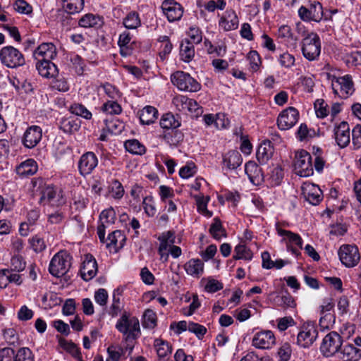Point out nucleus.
Listing matches in <instances>:
<instances>
[{"label":"nucleus","mask_w":361,"mask_h":361,"mask_svg":"<svg viewBox=\"0 0 361 361\" xmlns=\"http://www.w3.org/2000/svg\"><path fill=\"white\" fill-rule=\"evenodd\" d=\"M116 328L123 335L126 342L136 339L140 333L139 320L135 317H130L127 312H124L117 321Z\"/></svg>","instance_id":"1"},{"label":"nucleus","mask_w":361,"mask_h":361,"mask_svg":"<svg viewBox=\"0 0 361 361\" xmlns=\"http://www.w3.org/2000/svg\"><path fill=\"white\" fill-rule=\"evenodd\" d=\"M72 257L67 251H60L51 259L49 271L54 276L60 277L64 275L71 267Z\"/></svg>","instance_id":"2"},{"label":"nucleus","mask_w":361,"mask_h":361,"mask_svg":"<svg viewBox=\"0 0 361 361\" xmlns=\"http://www.w3.org/2000/svg\"><path fill=\"white\" fill-rule=\"evenodd\" d=\"M302 52L304 57L309 61H314L319 57L321 52V41L317 33H307L302 41Z\"/></svg>","instance_id":"3"},{"label":"nucleus","mask_w":361,"mask_h":361,"mask_svg":"<svg viewBox=\"0 0 361 361\" xmlns=\"http://www.w3.org/2000/svg\"><path fill=\"white\" fill-rule=\"evenodd\" d=\"M171 82L180 90L188 92H197L201 88V85L189 73L183 71H176L171 75Z\"/></svg>","instance_id":"4"},{"label":"nucleus","mask_w":361,"mask_h":361,"mask_svg":"<svg viewBox=\"0 0 361 361\" xmlns=\"http://www.w3.org/2000/svg\"><path fill=\"white\" fill-rule=\"evenodd\" d=\"M1 62L8 68H16L25 64V59L21 52L12 46L3 47L0 51Z\"/></svg>","instance_id":"5"},{"label":"nucleus","mask_w":361,"mask_h":361,"mask_svg":"<svg viewBox=\"0 0 361 361\" xmlns=\"http://www.w3.org/2000/svg\"><path fill=\"white\" fill-rule=\"evenodd\" d=\"M343 345L342 337L336 331H331L323 338L320 350L325 357H331L339 352Z\"/></svg>","instance_id":"6"},{"label":"nucleus","mask_w":361,"mask_h":361,"mask_svg":"<svg viewBox=\"0 0 361 361\" xmlns=\"http://www.w3.org/2000/svg\"><path fill=\"white\" fill-rule=\"evenodd\" d=\"M277 233L280 236H283L281 242L286 244L288 250H290L295 256L300 255L301 253L300 250L302 248V240L301 237L290 231L282 229L279 224L276 225Z\"/></svg>","instance_id":"7"},{"label":"nucleus","mask_w":361,"mask_h":361,"mask_svg":"<svg viewBox=\"0 0 361 361\" xmlns=\"http://www.w3.org/2000/svg\"><path fill=\"white\" fill-rule=\"evenodd\" d=\"M294 167L296 173L300 176L307 177L313 174L312 157L305 150L297 152L295 155Z\"/></svg>","instance_id":"8"},{"label":"nucleus","mask_w":361,"mask_h":361,"mask_svg":"<svg viewBox=\"0 0 361 361\" xmlns=\"http://www.w3.org/2000/svg\"><path fill=\"white\" fill-rule=\"evenodd\" d=\"M332 89L335 94L341 98H348L355 91L352 76L345 75L332 80Z\"/></svg>","instance_id":"9"},{"label":"nucleus","mask_w":361,"mask_h":361,"mask_svg":"<svg viewBox=\"0 0 361 361\" xmlns=\"http://www.w3.org/2000/svg\"><path fill=\"white\" fill-rule=\"evenodd\" d=\"M318 331L312 322L305 324L297 336V343L302 348H309L315 341Z\"/></svg>","instance_id":"10"},{"label":"nucleus","mask_w":361,"mask_h":361,"mask_svg":"<svg viewBox=\"0 0 361 361\" xmlns=\"http://www.w3.org/2000/svg\"><path fill=\"white\" fill-rule=\"evenodd\" d=\"M338 256L341 263L346 267L356 266L360 259L357 247L350 245H342L338 250Z\"/></svg>","instance_id":"11"},{"label":"nucleus","mask_w":361,"mask_h":361,"mask_svg":"<svg viewBox=\"0 0 361 361\" xmlns=\"http://www.w3.org/2000/svg\"><path fill=\"white\" fill-rule=\"evenodd\" d=\"M298 15L303 21L319 22L323 17V7L319 1H314L309 8L302 6L298 10Z\"/></svg>","instance_id":"12"},{"label":"nucleus","mask_w":361,"mask_h":361,"mask_svg":"<svg viewBox=\"0 0 361 361\" xmlns=\"http://www.w3.org/2000/svg\"><path fill=\"white\" fill-rule=\"evenodd\" d=\"M39 203L49 204L51 206H59L63 203L62 195L60 191L51 185H46L40 192Z\"/></svg>","instance_id":"13"},{"label":"nucleus","mask_w":361,"mask_h":361,"mask_svg":"<svg viewBox=\"0 0 361 361\" xmlns=\"http://www.w3.org/2000/svg\"><path fill=\"white\" fill-rule=\"evenodd\" d=\"M298 118V111L294 107H288L279 114L277 125L282 130H288L297 123Z\"/></svg>","instance_id":"14"},{"label":"nucleus","mask_w":361,"mask_h":361,"mask_svg":"<svg viewBox=\"0 0 361 361\" xmlns=\"http://www.w3.org/2000/svg\"><path fill=\"white\" fill-rule=\"evenodd\" d=\"M161 8L169 22L180 20L183 13V6L173 0L164 1Z\"/></svg>","instance_id":"15"},{"label":"nucleus","mask_w":361,"mask_h":361,"mask_svg":"<svg viewBox=\"0 0 361 361\" xmlns=\"http://www.w3.org/2000/svg\"><path fill=\"white\" fill-rule=\"evenodd\" d=\"M302 195L312 205H318L323 199L322 191L314 183H306L302 186Z\"/></svg>","instance_id":"16"},{"label":"nucleus","mask_w":361,"mask_h":361,"mask_svg":"<svg viewBox=\"0 0 361 361\" xmlns=\"http://www.w3.org/2000/svg\"><path fill=\"white\" fill-rule=\"evenodd\" d=\"M276 343L274 333L270 330L257 332L252 338V345L257 348L268 349Z\"/></svg>","instance_id":"17"},{"label":"nucleus","mask_w":361,"mask_h":361,"mask_svg":"<svg viewBox=\"0 0 361 361\" xmlns=\"http://www.w3.org/2000/svg\"><path fill=\"white\" fill-rule=\"evenodd\" d=\"M42 137V128L37 126H32L27 128L22 138L23 145L27 148L35 147Z\"/></svg>","instance_id":"18"},{"label":"nucleus","mask_w":361,"mask_h":361,"mask_svg":"<svg viewBox=\"0 0 361 361\" xmlns=\"http://www.w3.org/2000/svg\"><path fill=\"white\" fill-rule=\"evenodd\" d=\"M334 137L341 148L345 147L350 141V127L347 122L342 121L334 127Z\"/></svg>","instance_id":"19"},{"label":"nucleus","mask_w":361,"mask_h":361,"mask_svg":"<svg viewBox=\"0 0 361 361\" xmlns=\"http://www.w3.org/2000/svg\"><path fill=\"white\" fill-rule=\"evenodd\" d=\"M56 56V49L52 43H42L34 51L33 56L37 61H51Z\"/></svg>","instance_id":"20"},{"label":"nucleus","mask_w":361,"mask_h":361,"mask_svg":"<svg viewBox=\"0 0 361 361\" xmlns=\"http://www.w3.org/2000/svg\"><path fill=\"white\" fill-rule=\"evenodd\" d=\"M125 241L126 237L123 232L120 230H116L108 235L106 240V247L110 250H113L114 252H117L123 247Z\"/></svg>","instance_id":"21"},{"label":"nucleus","mask_w":361,"mask_h":361,"mask_svg":"<svg viewBox=\"0 0 361 361\" xmlns=\"http://www.w3.org/2000/svg\"><path fill=\"white\" fill-rule=\"evenodd\" d=\"M238 23V18L235 11L227 10L221 16L219 25L225 31H230L237 29Z\"/></svg>","instance_id":"22"},{"label":"nucleus","mask_w":361,"mask_h":361,"mask_svg":"<svg viewBox=\"0 0 361 361\" xmlns=\"http://www.w3.org/2000/svg\"><path fill=\"white\" fill-rule=\"evenodd\" d=\"M340 358L343 361H358L361 358V350L353 344H345L340 350Z\"/></svg>","instance_id":"23"},{"label":"nucleus","mask_w":361,"mask_h":361,"mask_svg":"<svg viewBox=\"0 0 361 361\" xmlns=\"http://www.w3.org/2000/svg\"><path fill=\"white\" fill-rule=\"evenodd\" d=\"M36 68L39 75L47 78H54L58 73L56 66L51 61H37Z\"/></svg>","instance_id":"24"},{"label":"nucleus","mask_w":361,"mask_h":361,"mask_svg":"<svg viewBox=\"0 0 361 361\" xmlns=\"http://www.w3.org/2000/svg\"><path fill=\"white\" fill-rule=\"evenodd\" d=\"M274 147L270 141L260 144L257 150V159L261 164H266L273 156Z\"/></svg>","instance_id":"25"},{"label":"nucleus","mask_w":361,"mask_h":361,"mask_svg":"<svg viewBox=\"0 0 361 361\" xmlns=\"http://www.w3.org/2000/svg\"><path fill=\"white\" fill-rule=\"evenodd\" d=\"M242 161V157L236 150H231L228 152L223 157L224 166L229 170L237 169L240 166Z\"/></svg>","instance_id":"26"},{"label":"nucleus","mask_w":361,"mask_h":361,"mask_svg":"<svg viewBox=\"0 0 361 361\" xmlns=\"http://www.w3.org/2000/svg\"><path fill=\"white\" fill-rule=\"evenodd\" d=\"M245 171L253 184L258 185L262 180L261 169L255 161H250L247 162L245 166Z\"/></svg>","instance_id":"27"},{"label":"nucleus","mask_w":361,"mask_h":361,"mask_svg":"<svg viewBox=\"0 0 361 361\" xmlns=\"http://www.w3.org/2000/svg\"><path fill=\"white\" fill-rule=\"evenodd\" d=\"M37 171V164L34 159H29L16 168V173L20 176H29Z\"/></svg>","instance_id":"28"},{"label":"nucleus","mask_w":361,"mask_h":361,"mask_svg":"<svg viewBox=\"0 0 361 361\" xmlns=\"http://www.w3.org/2000/svg\"><path fill=\"white\" fill-rule=\"evenodd\" d=\"M123 293L122 288H117L114 290L113 293L112 304L109 310V314L112 317H116L118 315L122 310V305L121 298Z\"/></svg>","instance_id":"29"},{"label":"nucleus","mask_w":361,"mask_h":361,"mask_svg":"<svg viewBox=\"0 0 361 361\" xmlns=\"http://www.w3.org/2000/svg\"><path fill=\"white\" fill-rule=\"evenodd\" d=\"M158 117V111L152 106L144 107L140 112V120L142 124L149 125L154 123Z\"/></svg>","instance_id":"30"},{"label":"nucleus","mask_w":361,"mask_h":361,"mask_svg":"<svg viewBox=\"0 0 361 361\" xmlns=\"http://www.w3.org/2000/svg\"><path fill=\"white\" fill-rule=\"evenodd\" d=\"M188 274L199 278L204 271V263L199 259H192L185 264Z\"/></svg>","instance_id":"31"},{"label":"nucleus","mask_w":361,"mask_h":361,"mask_svg":"<svg viewBox=\"0 0 361 361\" xmlns=\"http://www.w3.org/2000/svg\"><path fill=\"white\" fill-rule=\"evenodd\" d=\"M180 55L185 62H190L195 56V48L188 39L182 41L180 47Z\"/></svg>","instance_id":"32"},{"label":"nucleus","mask_w":361,"mask_h":361,"mask_svg":"<svg viewBox=\"0 0 361 361\" xmlns=\"http://www.w3.org/2000/svg\"><path fill=\"white\" fill-rule=\"evenodd\" d=\"M59 343L64 350L71 354L77 360L84 361L78 348L74 343L63 338L59 339Z\"/></svg>","instance_id":"33"},{"label":"nucleus","mask_w":361,"mask_h":361,"mask_svg":"<svg viewBox=\"0 0 361 361\" xmlns=\"http://www.w3.org/2000/svg\"><path fill=\"white\" fill-rule=\"evenodd\" d=\"M163 137L171 146H178L183 140L184 135L180 130L176 128L165 132Z\"/></svg>","instance_id":"34"},{"label":"nucleus","mask_w":361,"mask_h":361,"mask_svg":"<svg viewBox=\"0 0 361 361\" xmlns=\"http://www.w3.org/2000/svg\"><path fill=\"white\" fill-rule=\"evenodd\" d=\"M160 126L162 128L171 130L178 128L180 126V122L176 118L173 114L168 113L162 116L160 120Z\"/></svg>","instance_id":"35"},{"label":"nucleus","mask_w":361,"mask_h":361,"mask_svg":"<svg viewBox=\"0 0 361 361\" xmlns=\"http://www.w3.org/2000/svg\"><path fill=\"white\" fill-rule=\"evenodd\" d=\"M158 240L160 242L158 251L169 250L175 243L174 233L170 231L164 232L159 236Z\"/></svg>","instance_id":"36"},{"label":"nucleus","mask_w":361,"mask_h":361,"mask_svg":"<svg viewBox=\"0 0 361 361\" xmlns=\"http://www.w3.org/2000/svg\"><path fill=\"white\" fill-rule=\"evenodd\" d=\"M154 346L159 359L166 357L172 352V346L168 342L161 339H156Z\"/></svg>","instance_id":"37"},{"label":"nucleus","mask_w":361,"mask_h":361,"mask_svg":"<svg viewBox=\"0 0 361 361\" xmlns=\"http://www.w3.org/2000/svg\"><path fill=\"white\" fill-rule=\"evenodd\" d=\"M209 232L217 240H221L222 237H226V231L223 228L220 219L217 217L214 219Z\"/></svg>","instance_id":"38"},{"label":"nucleus","mask_w":361,"mask_h":361,"mask_svg":"<svg viewBox=\"0 0 361 361\" xmlns=\"http://www.w3.org/2000/svg\"><path fill=\"white\" fill-rule=\"evenodd\" d=\"M126 149L131 154L142 155L145 153V147L137 140H126L124 143Z\"/></svg>","instance_id":"39"},{"label":"nucleus","mask_w":361,"mask_h":361,"mask_svg":"<svg viewBox=\"0 0 361 361\" xmlns=\"http://www.w3.org/2000/svg\"><path fill=\"white\" fill-rule=\"evenodd\" d=\"M79 123L73 118H64L60 121L59 128L66 133H73L79 128Z\"/></svg>","instance_id":"40"},{"label":"nucleus","mask_w":361,"mask_h":361,"mask_svg":"<svg viewBox=\"0 0 361 361\" xmlns=\"http://www.w3.org/2000/svg\"><path fill=\"white\" fill-rule=\"evenodd\" d=\"M284 176L283 170L281 166L276 165L270 171L269 180L272 186L281 184Z\"/></svg>","instance_id":"41"},{"label":"nucleus","mask_w":361,"mask_h":361,"mask_svg":"<svg viewBox=\"0 0 361 361\" xmlns=\"http://www.w3.org/2000/svg\"><path fill=\"white\" fill-rule=\"evenodd\" d=\"M233 259L251 260L252 252L245 245L239 244L234 249Z\"/></svg>","instance_id":"42"},{"label":"nucleus","mask_w":361,"mask_h":361,"mask_svg":"<svg viewBox=\"0 0 361 361\" xmlns=\"http://www.w3.org/2000/svg\"><path fill=\"white\" fill-rule=\"evenodd\" d=\"M63 8L70 14L80 12L83 8L84 0H63Z\"/></svg>","instance_id":"43"},{"label":"nucleus","mask_w":361,"mask_h":361,"mask_svg":"<svg viewBox=\"0 0 361 361\" xmlns=\"http://www.w3.org/2000/svg\"><path fill=\"white\" fill-rule=\"evenodd\" d=\"M71 63V68L74 70L75 73L78 75L83 74L86 65L83 59L78 55H71L70 58Z\"/></svg>","instance_id":"44"},{"label":"nucleus","mask_w":361,"mask_h":361,"mask_svg":"<svg viewBox=\"0 0 361 361\" xmlns=\"http://www.w3.org/2000/svg\"><path fill=\"white\" fill-rule=\"evenodd\" d=\"M90 152L85 153L81 157L78 162V169L80 173L86 177L89 174H90V164L89 161V156Z\"/></svg>","instance_id":"45"},{"label":"nucleus","mask_w":361,"mask_h":361,"mask_svg":"<svg viewBox=\"0 0 361 361\" xmlns=\"http://www.w3.org/2000/svg\"><path fill=\"white\" fill-rule=\"evenodd\" d=\"M157 325V316L152 310L145 311L142 319V326L144 328L153 329Z\"/></svg>","instance_id":"46"},{"label":"nucleus","mask_w":361,"mask_h":361,"mask_svg":"<svg viewBox=\"0 0 361 361\" xmlns=\"http://www.w3.org/2000/svg\"><path fill=\"white\" fill-rule=\"evenodd\" d=\"M123 25L128 29H135L140 25L139 16L135 12H131L123 19Z\"/></svg>","instance_id":"47"},{"label":"nucleus","mask_w":361,"mask_h":361,"mask_svg":"<svg viewBox=\"0 0 361 361\" xmlns=\"http://www.w3.org/2000/svg\"><path fill=\"white\" fill-rule=\"evenodd\" d=\"M195 198L196 200L198 212L207 216H212V213L207 209V203L209 200V197L207 196L204 197L203 196L196 195Z\"/></svg>","instance_id":"48"},{"label":"nucleus","mask_w":361,"mask_h":361,"mask_svg":"<svg viewBox=\"0 0 361 361\" xmlns=\"http://www.w3.org/2000/svg\"><path fill=\"white\" fill-rule=\"evenodd\" d=\"M16 361H35V357L30 348L22 347L16 353Z\"/></svg>","instance_id":"49"},{"label":"nucleus","mask_w":361,"mask_h":361,"mask_svg":"<svg viewBox=\"0 0 361 361\" xmlns=\"http://www.w3.org/2000/svg\"><path fill=\"white\" fill-rule=\"evenodd\" d=\"M189 98L184 95H177L173 97L172 100L173 104L176 106V109L179 111L187 113L188 104Z\"/></svg>","instance_id":"50"},{"label":"nucleus","mask_w":361,"mask_h":361,"mask_svg":"<svg viewBox=\"0 0 361 361\" xmlns=\"http://www.w3.org/2000/svg\"><path fill=\"white\" fill-rule=\"evenodd\" d=\"M26 264L20 255H14L11 259L10 270L14 272H20L25 268Z\"/></svg>","instance_id":"51"},{"label":"nucleus","mask_w":361,"mask_h":361,"mask_svg":"<svg viewBox=\"0 0 361 361\" xmlns=\"http://www.w3.org/2000/svg\"><path fill=\"white\" fill-rule=\"evenodd\" d=\"M277 302L279 305L283 308H293L296 305L294 298L288 292H286V294L278 297Z\"/></svg>","instance_id":"52"},{"label":"nucleus","mask_w":361,"mask_h":361,"mask_svg":"<svg viewBox=\"0 0 361 361\" xmlns=\"http://www.w3.org/2000/svg\"><path fill=\"white\" fill-rule=\"evenodd\" d=\"M142 204L145 212L147 216H154L156 214L157 209L152 196L149 195L145 197L143 200Z\"/></svg>","instance_id":"53"},{"label":"nucleus","mask_w":361,"mask_h":361,"mask_svg":"<svg viewBox=\"0 0 361 361\" xmlns=\"http://www.w3.org/2000/svg\"><path fill=\"white\" fill-rule=\"evenodd\" d=\"M319 326L323 330L330 329L335 322V316L331 313L321 314Z\"/></svg>","instance_id":"54"},{"label":"nucleus","mask_w":361,"mask_h":361,"mask_svg":"<svg viewBox=\"0 0 361 361\" xmlns=\"http://www.w3.org/2000/svg\"><path fill=\"white\" fill-rule=\"evenodd\" d=\"M110 192L112 197L114 199H121L124 195L123 187L118 180H114L112 181Z\"/></svg>","instance_id":"55"},{"label":"nucleus","mask_w":361,"mask_h":361,"mask_svg":"<svg viewBox=\"0 0 361 361\" xmlns=\"http://www.w3.org/2000/svg\"><path fill=\"white\" fill-rule=\"evenodd\" d=\"M292 353L291 346L288 343H284L279 348L278 355L279 361H288Z\"/></svg>","instance_id":"56"},{"label":"nucleus","mask_w":361,"mask_h":361,"mask_svg":"<svg viewBox=\"0 0 361 361\" xmlns=\"http://www.w3.org/2000/svg\"><path fill=\"white\" fill-rule=\"evenodd\" d=\"M188 331L195 334L199 339H202L207 333L205 326L192 322L188 323Z\"/></svg>","instance_id":"57"},{"label":"nucleus","mask_w":361,"mask_h":361,"mask_svg":"<svg viewBox=\"0 0 361 361\" xmlns=\"http://www.w3.org/2000/svg\"><path fill=\"white\" fill-rule=\"evenodd\" d=\"M90 262V259H88V255H86L85 259L82 263L79 271L80 277L85 281L90 280V267H89Z\"/></svg>","instance_id":"58"},{"label":"nucleus","mask_w":361,"mask_h":361,"mask_svg":"<svg viewBox=\"0 0 361 361\" xmlns=\"http://www.w3.org/2000/svg\"><path fill=\"white\" fill-rule=\"evenodd\" d=\"M327 104L324 99H317L314 102V109L317 116L319 118H324L327 116Z\"/></svg>","instance_id":"59"},{"label":"nucleus","mask_w":361,"mask_h":361,"mask_svg":"<svg viewBox=\"0 0 361 361\" xmlns=\"http://www.w3.org/2000/svg\"><path fill=\"white\" fill-rule=\"evenodd\" d=\"M4 338L6 343L9 345H15L18 343V336L16 331L13 328H9L4 331Z\"/></svg>","instance_id":"60"},{"label":"nucleus","mask_w":361,"mask_h":361,"mask_svg":"<svg viewBox=\"0 0 361 361\" xmlns=\"http://www.w3.org/2000/svg\"><path fill=\"white\" fill-rule=\"evenodd\" d=\"M13 7L16 11L20 13L29 14L32 11V6L24 0H16Z\"/></svg>","instance_id":"61"},{"label":"nucleus","mask_w":361,"mask_h":361,"mask_svg":"<svg viewBox=\"0 0 361 361\" xmlns=\"http://www.w3.org/2000/svg\"><path fill=\"white\" fill-rule=\"evenodd\" d=\"M71 111L73 114L82 116L85 118H89V116L90 115V112L88 109L80 104H74L71 106Z\"/></svg>","instance_id":"62"},{"label":"nucleus","mask_w":361,"mask_h":361,"mask_svg":"<svg viewBox=\"0 0 361 361\" xmlns=\"http://www.w3.org/2000/svg\"><path fill=\"white\" fill-rule=\"evenodd\" d=\"M103 110L109 114H119L122 109L118 103L110 101L104 104Z\"/></svg>","instance_id":"63"},{"label":"nucleus","mask_w":361,"mask_h":361,"mask_svg":"<svg viewBox=\"0 0 361 361\" xmlns=\"http://www.w3.org/2000/svg\"><path fill=\"white\" fill-rule=\"evenodd\" d=\"M0 361H16V353L11 348H4L0 350Z\"/></svg>","instance_id":"64"}]
</instances>
